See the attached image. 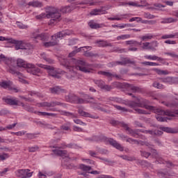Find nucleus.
<instances>
[{
  "mask_svg": "<svg viewBox=\"0 0 178 178\" xmlns=\"http://www.w3.org/2000/svg\"><path fill=\"white\" fill-rule=\"evenodd\" d=\"M119 104H122L123 105H126L129 108H137V106L138 108H145V109L152 111L154 112V113H158V115H165V116H170V118H175V115H178V109L175 110L174 112H172L169 110L165 111L163 110L156 108L152 106L143 105L142 104L137 103L134 101L120 100Z\"/></svg>",
  "mask_w": 178,
  "mask_h": 178,
  "instance_id": "obj_1",
  "label": "nucleus"
},
{
  "mask_svg": "<svg viewBox=\"0 0 178 178\" xmlns=\"http://www.w3.org/2000/svg\"><path fill=\"white\" fill-rule=\"evenodd\" d=\"M60 60V65L65 66V67H75L76 70H79L83 73H94L92 65L83 60L71 58L70 60H67L66 58H62Z\"/></svg>",
  "mask_w": 178,
  "mask_h": 178,
  "instance_id": "obj_2",
  "label": "nucleus"
},
{
  "mask_svg": "<svg viewBox=\"0 0 178 178\" xmlns=\"http://www.w3.org/2000/svg\"><path fill=\"white\" fill-rule=\"evenodd\" d=\"M46 13H42L40 15L36 16V19H44V17H47L50 19V24H54L55 22L59 21L60 19V15L58 13V9L54 8V7H48L47 8Z\"/></svg>",
  "mask_w": 178,
  "mask_h": 178,
  "instance_id": "obj_3",
  "label": "nucleus"
},
{
  "mask_svg": "<svg viewBox=\"0 0 178 178\" xmlns=\"http://www.w3.org/2000/svg\"><path fill=\"white\" fill-rule=\"evenodd\" d=\"M54 9H57L58 12L57 13H58V15H60V18L58 21H56V22H60V17H62V14L63 15L66 14V13H70V12H72V10H74V9H76V7H74V6L71 5V6H63L61 7L60 9L56 8V7H54ZM61 12V13H60Z\"/></svg>",
  "mask_w": 178,
  "mask_h": 178,
  "instance_id": "obj_4",
  "label": "nucleus"
},
{
  "mask_svg": "<svg viewBox=\"0 0 178 178\" xmlns=\"http://www.w3.org/2000/svg\"><path fill=\"white\" fill-rule=\"evenodd\" d=\"M120 65L121 66H126V65H136V61L131 60L129 58H124L122 61H113L111 63V66H118Z\"/></svg>",
  "mask_w": 178,
  "mask_h": 178,
  "instance_id": "obj_5",
  "label": "nucleus"
},
{
  "mask_svg": "<svg viewBox=\"0 0 178 178\" xmlns=\"http://www.w3.org/2000/svg\"><path fill=\"white\" fill-rule=\"evenodd\" d=\"M26 71L28 73H30L31 74H33L34 76H38V74L41 73V70L38 67H36V66L33 63H30L27 65Z\"/></svg>",
  "mask_w": 178,
  "mask_h": 178,
  "instance_id": "obj_6",
  "label": "nucleus"
},
{
  "mask_svg": "<svg viewBox=\"0 0 178 178\" xmlns=\"http://www.w3.org/2000/svg\"><path fill=\"white\" fill-rule=\"evenodd\" d=\"M30 172V170H18L15 172V175L17 177H21V178H27V177H31L33 176V174Z\"/></svg>",
  "mask_w": 178,
  "mask_h": 178,
  "instance_id": "obj_7",
  "label": "nucleus"
},
{
  "mask_svg": "<svg viewBox=\"0 0 178 178\" xmlns=\"http://www.w3.org/2000/svg\"><path fill=\"white\" fill-rule=\"evenodd\" d=\"M124 87H125L128 91H131L133 92H141V91H143L141 88L135 86L134 85L130 83H124Z\"/></svg>",
  "mask_w": 178,
  "mask_h": 178,
  "instance_id": "obj_8",
  "label": "nucleus"
},
{
  "mask_svg": "<svg viewBox=\"0 0 178 178\" xmlns=\"http://www.w3.org/2000/svg\"><path fill=\"white\" fill-rule=\"evenodd\" d=\"M122 127L124 128L126 131H128V134H130V136H132V137H136V136H138V130L132 129L131 128L129 127L127 124L122 122Z\"/></svg>",
  "mask_w": 178,
  "mask_h": 178,
  "instance_id": "obj_9",
  "label": "nucleus"
},
{
  "mask_svg": "<svg viewBox=\"0 0 178 178\" xmlns=\"http://www.w3.org/2000/svg\"><path fill=\"white\" fill-rule=\"evenodd\" d=\"M11 44H15V48L16 51H19V49H24V42L23 40H16L15 39L11 40Z\"/></svg>",
  "mask_w": 178,
  "mask_h": 178,
  "instance_id": "obj_10",
  "label": "nucleus"
},
{
  "mask_svg": "<svg viewBox=\"0 0 178 178\" xmlns=\"http://www.w3.org/2000/svg\"><path fill=\"white\" fill-rule=\"evenodd\" d=\"M52 152H54V155H57V156H61L62 158H69L70 155L67 153V150H60L59 149H53Z\"/></svg>",
  "mask_w": 178,
  "mask_h": 178,
  "instance_id": "obj_11",
  "label": "nucleus"
},
{
  "mask_svg": "<svg viewBox=\"0 0 178 178\" xmlns=\"http://www.w3.org/2000/svg\"><path fill=\"white\" fill-rule=\"evenodd\" d=\"M108 143H109L110 145H112L114 147V148H116V149H118L119 151H123L124 148L122 147V145H120L118 141L113 140V138H109L107 140Z\"/></svg>",
  "mask_w": 178,
  "mask_h": 178,
  "instance_id": "obj_12",
  "label": "nucleus"
},
{
  "mask_svg": "<svg viewBox=\"0 0 178 178\" xmlns=\"http://www.w3.org/2000/svg\"><path fill=\"white\" fill-rule=\"evenodd\" d=\"M78 113L81 116H83L84 118H90L91 119H99V116L91 115L90 113L86 112L82 109H79Z\"/></svg>",
  "mask_w": 178,
  "mask_h": 178,
  "instance_id": "obj_13",
  "label": "nucleus"
},
{
  "mask_svg": "<svg viewBox=\"0 0 178 178\" xmlns=\"http://www.w3.org/2000/svg\"><path fill=\"white\" fill-rule=\"evenodd\" d=\"M49 74L54 79H60V75L56 72L55 67L50 66V68L47 69Z\"/></svg>",
  "mask_w": 178,
  "mask_h": 178,
  "instance_id": "obj_14",
  "label": "nucleus"
},
{
  "mask_svg": "<svg viewBox=\"0 0 178 178\" xmlns=\"http://www.w3.org/2000/svg\"><path fill=\"white\" fill-rule=\"evenodd\" d=\"M78 97L79 96L74 94L70 93L68 95L65 96V99L67 102H72V103L76 104Z\"/></svg>",
  "mask_w": 178,
  "mask_h": 178,
  "instance_id": "obj_15",
  "label": "nucleus"
},
{
  "mask_svg": "<svg viewBox=\"0 0 178 178\" xmlns=\"http://www.w3.org/2000/svg\"><path fill=\"white\" fill-rule=\"evenodd\" d=\"M3 101L6 102L8 105H19V101L16 100L15 98H3Z\"/></svg>",
  "mask_w": 178,
  "mask_h": 178,
  "instance_id": "obj_16",
  "label": "nucleus"
},
{
  "mask_svg": "<svg viewBox=\"0 0 178 178\" xmlns=\"http://www.w3.org/2000/svg\"><path fill=\"white\" fill-rule=\"evenodd\" d=\"M35 40H37V38H39L41 41H48L49 40V34L48 33H40L38 34L35 36L33 37Z\"/></svg>",
  "mask_w": 178,
  "mask_h": 178,
  "instance_id": "obj_17",
  "label": "nucleus"
},
{
  "mask_svg": "<svg viewBox=\"0 0 178 178\" xmlns=\"http://www.w3.org/2000/svg\"><path fill=\"white\" fill-rule=\"evenodd\" d=\"M106 10H103V9H93L91 10L90 13V15L91 16H97V15H106Z\"/></svg>",
  "mask_w": 178,
  "mask_h": 178,
  "instance_id": "obj_18",
  "label": "nucleus"
},
{
  "mask_svg": "<svg viewBox=\"0 0 178 178\" xmlns=\"http://www.w3.org/2000/svg\"><path fill=\"white\" fill-rule=\"evenodd\" d=\"M160 130H162V131H165V133H172V134H175L176 133H178L177 129L168 127H160Z\"/></svg>",
  "mask_w": 178,
  "mask_h": 178,
  "instance_id": "obj_19",
  "label": "nucleus"
},
{
  "mask_svg": "<svg viewBox=\"0 0 178 178\" xmlns=\"http://www.w3.org/2000/svg\"><path fill=\"white\" fill-rule=\"evenodd\" d=\"M88 26L90 27V29H102V27H105L104 24H97L92 21H90L88 23Z\"/></svg>",
  "mask_w": 178,
  "mask_h": 178,
  "instance_id": "obj_20",
  "label": "nucleus"
},
{
  "mask_svg": "<svg viewBox=\"0 0 178 178\" xmlns=\"http://www.w3.org/2000/svg\"><path fill=\"white\" fill-rule=\"evenodd\" d=\"M96 44H97L98 47H112V43H109L106 40H97Z\"/></svg>",
  "mask_w": 178,
  "mask_h": 178,
  "instance_id": "obj_21",
  "label": "nucleus"
},
{
  "mask_svg": "<svg viewBox=\"0 0 178 178\" xmlns=\"http://www.w3.org/2000/svg\"><path fill=\"white\" fill-rule=\"evenodd\" d=\"M12 86V81H3L0 82V87L2 88H8L10 90V87Z\"/></svg>",
  "mask_w": 178,
  "mask_h": 178,
  "instance_id": "obj_22",
  "label": "nucleus"
},
{
  "mask_svg": "<svg viewBox=\"0 0 178 178\" xmlns=\"http://www.w3.org/2000/svg\"><path fill=\"white\" fill-rule=\"evenodd\" d=\"M29 64L30 63H26V61H24V60L23 59L18 58L17 60V65L19 67H25L26 69H27V65Z\"/></svg>",
  "mask_w": 178,
  "mask_h": 178,
  "instance_id": "obj_23",
  "label": "nucleus"
},
{
  "mask_svg": "<svg viewBox=\"0 0 178 178\" xmlns=\"http://www.w3.org/2000/svg\"><path fill=\"white\" fill-rule=\"evenodd\" d=\"M29 6H33V8H42V3L38 1H30L28 3Z\"/></svg>",
  "mask_w": 178,
  "mask_h": 178,
  "instance_id": "obj_24",
  "label": "nucleus"
},
{
  "mask_svg": "<svg viewBox=\"0 0 178 178\" xmlns=\"http://www.w3.org/2000/svg\"><path fill=\"white\" fill-rule=\"evenodd\" d=\"M49 90L51 91V94H60V92L63 91V90L61 89L59 86L50 88Z\"/></svg>",
  "mask_w": 178,
  "mask_h": 178,
  "instance_id": "obj_25",
  "label": "nucleus"
},
{
  "mask_svg": "<svg viewBox=\"0 0 178 178\" xmlns=\"http://www.w3.org/2000/svg\"><path fill=\"white\" fill-rule=\"evenodd\" d=\"M79 169H81V170H83V172H86V173H88V172H90V170H91L92 168L90 165L79 164Z\"/></svg>",
  "mask_w": 178,
  "mask_h": 178,
  "instance_id": "obj_26",
  "label": "nucleus"
},
{
  "mask_svg": "<svg viewBox=\"0 0 178 178\" xmlns=\"http://www.w3.org/2000/svg\"><path fill=\"white\" fill-rule=\"evenodd\" d=\"M159 43H158V41L154 40L152 42H150L149 46L148 47V49H151L152 51H156V48Z\"/></svg>",
  "mask_w": 178,
  "mask_h": 178,
  "instance_id": "obj_27",
  "label": "nucleus"
},
{
  "mask_svg": "<svg viewBox=\"0 0 178 178\" xmlns=\"http://www.w3.org/2000/svg\"><path fill=\"white\" fill-rule=\"evenodd\" d=\"M114 108H117L118 111H121V112H129L130 113H133V110L127 109L124 107H122L118 105H113Z\"/></svg>",
  "mask_w": 178,
  "mask_h": 178,
  "instance_id": "obj_28",
  "label": "nucleus"
},
{
  "mask_svg": "<svg viewBox=\"0 0 178 178\" xmlns=\"http://www.w3.org/2000/svg\"><path fill=\"white\" fill-rule=\"evenodd\" d=\"M40 56L44 59V60L47 61V63L53 64L55 63V61L47 56V54L45 53H42L40 54Z\"/></svg>",
  "mask_w": 178,
  "mask_h": 178,
  "instance_id": "obj_29",
  "label": "nucleus"
},
{
  "mask_svg": "<svg viewBox=\"0 0 178 178\" xmlns=\"http://www.w3.org/2000/svg\"><path fill=\"white\" fill-rule=\"evenodd\" d=\"M145 59H149L150 60H159V61H163V58H161V57H158L156 56H145Z\"/></svg>",
  "mask_w": 178,
  "mask_h": 178,
  "instance_id": "obj_30",
  "label": "nucleus"
},
{
  "mask_svg": "<svg viewBox=\"0 0 178 178\" xmlns=\"http://www.w3.org/2000/svg\"><path fill=\"white\" fill-rule=\"evenodd\" d=\"M93 82L99 88H102V87H104V84H105V82L104 81L101 80V79H94Z\"/></svg>",
  "mask_w": 178,
  "mask_h": 178,
  "instance_id": "obj_31",
  "label": "nucleus"
},
{
  "mask_svg": "<svg viewBox=\"0 0 178 178\" xmlns=\"http://www.w3.org/2000/svg\"><path fill=\"white\" fill-rule=\"evenodd\" d=\"M76 5H90L93 6V5H95V3L91 2L90 0H83L81 2H76Z\"/></svg>",
  "mask_w": 178,
  "mask_h": 178,
  "instance_id": "obj_32",
  "label": "nucleus"
},
{
  "mask_svg": "<svg viewBox=\"0 0 178 178\" xmlns=\"http://www.w3.org/2000/svg\"><path fill=\"white\" fill-rule=\"evenodd\" d=\"M98 73H99V74L105 76L106 77H108V79H112V77H113V74L108 72L99 71Z\"/></svg>",
  "mask_w": 178,
  "mask_h": 178,
  "instance_id": "obj_33",
  "label": "nucleus"
},
{
  "mask_svg": "<svg viewBox=\"0 0 178 178\" xmlns=\"http://www.w3.org/2000/svg\"><path fill=\"white\" fill-rule=\"evenodd\" d=\"M55 45H56V42H43V47H44L45 48H49L50 47H55Z\"/></svg>",
  "mask_w": 178,
  "mask_h": 178,
  "instance_id": "obj_34",
  "label": "nucleus"
},
{
  "mask_svg": "<svg viewBox=\"0 0 178 178\" xmlns=\"http://www.w3.org/2000/svg\"><path fill=\"white\" fill-rule=\"evenodd\" d=\"M121 158L124 159V161H129V162H133V161H137L136 157L134 156H121Z\"/></svg>",
  "mask_w": 178,
  "mask_h": 178,
  "instance_id": "obj_35",
  "label": "nucleus"
},
{
  "mask_svg": "<svg viewBox=\"0 0 178 178\" xmlns=\"http://www.w3.org/2000/svg\"><path fill=\"white\" fill-rule=\"evenodd\" d=\"M177 22V19H174L172 17L165 19L163 21L161 22L162 24L165 23H176Z\"/></svg>",
  "mask_w": 178,
  "mask_h": 178,
  "instance_id": "obj_36",
  "label": "nucleus"
},
{
  "mask_svg": "<svg viewBox=\"0 0 178 178\" xmlns=\"http://www.w3.org/2000/svg\"><path fill=\"white\" fill-rule=\"evenodd\" d=\"M127 143H129V144H136L137 145H140V141L133 139L131 138H128L126 139Z\"/></svg>",
  "mask_w": 178,
  "mask_h": 178,
  "instance_id": "obj_37",
  "label": "nucleus"
},
{
  "mask_svg": "<svg viewBox=\"0 0 178 178\" xmlns=\"http://www.w3.org/2000/svg\"><path fill=\"white\" fill-rule=\"evenodd\" d=\"M134 111L137 112L139 115H150V113L147 112L145 110H143L140 108H135Z\"/></svg>",
  "mask_w": 178,
  "mask_h": 178,
  "instance_id": "obj_38",
  "label": "nucleus"
},
{
  "mask_svg": "<svg viewBox=\"0 0 178 178\" xmlns=\"http://www.w3.org/2000/svg\"><path fill=\"white\" fill-rule=\"evenodd\" d=\"M157 176H159V177H161V178H166L167 176H170V174H169L168 172H163L162 171H159L157 172Z\"/></svg>",
  "mask_w": 178,
  "mask_h": 178,
  "instance_id": "obj_39",
  "label": "nucleus"
},
{
  "mask_svg": "<svg viewBox=\"0 0 178 178\" xmlns=\"http://www.w3.org/2000/svg\"><path fill=\"white\" fill-rule=\"evenodd\" d=\"M25 111H26L27 112H29L30 113H35L37 115V111H34V108L30 106H25V108H24Z\"/></svg>",
  "mask_w": 178,
  "mask_h": 178,
  "instance_id": "obj_40",
  "label": "nucleus"
},
{
  "mask_svg": "<svg viewBox=\"0 0 178 178\" xmlns=\"http://www.w3.org/2000/svg\"><path fill=\"white\" fill-rule=\"evenodd\" d=\"M126 44L127 45H141V42H138L136 40H128V41H126Z\"/></svg>",
  "mask_w": 178,
  "mask_h": 178,
  "instance_id": "obj_41",
  "label": "nucleus"
},
{
  "mask_svg": "<svg viewBox=\"0 0 178 178\" xmlns=\"http://www.w3.org/2000/svg\"><path fill=\"white\" fill-rule=\"evenodd\" d=\"M153 87H154V88H158L159 90H163V88H165L163 84H161L156 81L153 83Z\"/></svg>",
  "mask_w": 178,
  "mask_h": 178,
  "instance_id": "obj_42",
  "label": "nucleus"
},
{
  "mask_svg": "<svg viewBox=\"0 0 178 178\" xmlns=\"http://www.w3.org/2000/svg\"><path fill=\"white\" fill-rule=\"evenodd\" d=\"M127 14H123L120 15V17H108V20H122V19H126Z\"/></svg>",
  "mask_w": 178,
  "mask_h": 178,
  "instance_id": "obj_43",
  "label": "nucleus"
},
{
  "mask_svg": "<svg viewBox=\"0 0 178 178\" xmlns=\"http://www.w3.org/2000/svg\"><path fill=\"white\" fill-rule=\"evenodd\" d=\"M8 72L9 73H11V74H16L17 76H18V77H22V73H20L19 72L15 71L13 68H10L8 70Z\"/></svg>",
  "mask_w": 178,
  "mask_h": 178,
  "instance_id": "obj_44",
  "label": "nucleus"
},
{
  "mask_svg": "<svg viewBox=\"0 0 178 178\" xmlns=\"http://www.w3.org/2000/svg\"><path fill=\"white\" fill-rule=\"evenodd\" d=\"M61 129L63 130H65V131H68L70 130V122H67L61 126Z\"/></svg>",
  "mask_w": 178,
  "mask_h": 178,
  "instance_id": "obj_45",
  "label": "nucleus"
},
{
  "mask_svg": "<svg viewBox=\"0 0 178 178\" xmlns=\"http://www.w3.org/2000/svg\"><path fill=\"white\" fill-rule=\"evenodd\" d=\"M164 54L165 55L171 56V58H174L175 59H178V54H176L175 52H165Z\"/></svg>",
  "mask_w": 178,
  "mask_h": 178,
  "instance_id": "obj_46",
  "label": "nucleus"
},
{
  "mask_svg": "<svg viewBox=\"0 0 178 178\" xmlns=\"http://www.w3.org/2000/svg\"><path fill=\"white\" fill-rule=\"evenodd\" d=\"M140 155L141 156H144V158L147 159L148 157L151 156V153L145 152L144 150H140Z\"/></svg>",
  "mask_w": 178,
  "mask_h": 178,
  "instance_id": "obj_47",
  "label": "nucleus"
},
{
  "mask_svg": "<svg viewBox=\"0 0 178 178\" xmlns=\"http://www.w3.org/2000/svg\"><path fill=\"white\" fill-rule=\"evenodd\" d=\"M62 115H65V116H70L72 119L76 118V115L74 113L67 111H62Z\"/></svg>",
  "mask_w": 178,
  "mask_h": 178,
  "instance_id": "obj_48",
  "label": "nucleus"
},
{
  "mask_svg": "<svg viewBox=\"0 0 178 178\" xmlns=\"http://www.w3.org/2000/svg\"><path fill=\"white\" fill-rule=\"evenodd\" d=\"M50 108H54V106H59V105H62L60 102H49Z\"/></svg>",
  "mask_w": 178,
  "mask_h": 178,
  "instance_id": "obj_49",
  "label": "nucleus"
},
{
  "mask_svg": "<svg viewBox=\"0 0 178 178\" xmlns=\"http://www.w3.org/2000/svg\"><path fill=\"white\" fill-rule=\"evenodd\" d=\"M56 37L58 38H63V37H65V35L63 33V31L58 32L57 33L53 35V38Z\"/></svg>",
  "mask_w": 178,
  "mask_h": 178,
  "instance_id": "obj_50",
  "label": "nucleus"
},
{
  "mask_svg": "<svg viewBox=\"0 0 178 178\" xmlns=\"http://www.w3.org/2000/svg\"><path fill=\"white\" fill-rule=\"evenodd\" d=\"M40 149V147L38 145L29 147V152H35Z\"/></svg>",
  "mask_w": 178,
  "mask_h": 178,
  "instance_id": "obj_51",
  "label": "nucleus"
},
{
  "mask_svg": "<svg viewBox=\"0 0 178 178\" xmlns=\"http://www.w3.org/2000/svg\"><path fill=\"white\" fill-rule=\"evenodd\" d=\"M131 35H122L120 36L117 37V40H127V38H130Z\"/></svg>",
  "mask_w": 178,
  "mask_h": 178,
  "instance_id": "obj_52",
  "label": "nucleus"
},
{
  "mask_svg": "<svg viewBox=\"0 0 178 178\" xmlns=\"http://www.w3.org/2000/svg\"><path fill=\"white\" fill-rule=\"evenodd\" d=\"M152 35H145L140 37V38L142 41H147V40H152Z\"/></svg>",
  "mask_w": 178,
  "mask_h": 178,
  "instance_id": "obj_53",
  "label": "nucleus"
},
{
  "mask_svg": "<svg viewBox=\"0 0 178 178\" xmlns=\"http://www.w3.org/2000/svg\"><path fill=\"white\" fill-rule=\"evenodd\" d=\"M9 158V154L4 153L2 154H0V161H6V159H8Z\"/></svg>",
  "mask_w": 178,
  "mask_h": 178,
  "instance_id": "obj_54",
  "label": "nucleus"
},
{
  "mask_svg": "<svg viewBox=\"0 0 178 178\" xmlns=\"http://www.w3.org/2000/svg\"><path fill=\"white\" fill-rule=\"evenodd\" d=\"M39 105H40V108H42L44 106H47V108H50V104H49V102H43L39 103Z\"/></svg>",
  "mask_w": 178,
  "mask_h": 178,
  "instance_id": "obj_55",
  "label": "nucleus"
},
{
  "mask_svg": "<svg viewBox=\"0 0 178 178\" xmlns=\"http://www.w3.org/2000/svg\"><path fill=\"white\" fill-rule=\"evenodd\" d=\"M102 90H105L106 91H111V90H112V86L106 85L104 83L103 87H102Z\"/></svg>",
  "mask_w": 178,
  "mask_h": 178,
  "instance_id": "obj_56",
  "label": "nucleus"
},
{
  "mask_svg": "<svg viewBox=\"0 0 178 178\" xmlns=\"http://www.w3.org/2000/svg\"><path fill=\"white\" fill-rule=\"evenodd\" d=\"M74 123H76V124H80L81 126H87V124H86V122H83V121H81L79 119H76L74 120Z\"/></svg>",
  "mask_w": 178,
  "mask_h": 178,
  "instance_id": "obj_57",
  "label": "nucleus"
},
{
  "mask_svg": "<svg viewBox=\"0 0 178 178\" xmlns=\"http://www.w3.org/2000/svg\"><path fill=\"white\" fill-rule=\"evenodd\" d=\"M142 20H143V19L139 17H132V18L129 19L130 22H136V21H137L138 22H142Z\"/></svg>",
  "mask_w": 178,
  "mask_h": 178,
  "instance_id": "obj_58",
  "label": "nucleus"
},
{
  "mask_svg": "<svg viewBox=\"0 0 178 178\" xmlns=\"http://www.w3.org/2000/svg\"><path fill=\"white\" fill-rule=\"evenodd\" d=\"M63 147H66L67 148H77V145L74 143H69L66 145H63Z\"/></svg>",
  "mask_w": 178,
  "mask_h": 178,
  "instance_id": "obj_59",
  "label": "nucleus"
},
{
  "mask_svg": "<svg viewBox=\"0 0 178 178\" xmlns=\"http://www.w3.org/2000/svg\"><path fill=\"white\" fill-rule=\"evenodd\" d=\"M114 51L115 52H119V54H123V53L126 52V49H120L119 47H115Z\"/></svg>",
  "mask_w": 178,
  "mask_h": 178,
  "instance_id": "obj_60",
  "label": "nucleus"
},
{
  "mask_svg": "<svg viewBox=\"0 0 178 178\" xmlns=\"http://www.w3.org/2000/svg\"><path fill=\"white\" fill-rule=\"evenodd\" d=\"M163 134V132L160 130H155L153 131V136H162Z\"/></svg>",
  "mask_w": 178,
  "mask_h": 178,
  "instance_id": "obj_61",
  "label": "nucleus"
},
{
  "mask_svg": "<svg viewBox=\"0 0 178 178\" xmlns=\"http://www.w3.org/2000/svg\"><path fill=\"white\" fill-rule=\"evenodd\" d=\"M24 49H33V47L31 44L30 43H26L24 42Z\"/></svg>",
  "mask_w": 178,
  "mask_h": 178,
  "instance_id": "obj_62",
  "label": "nucleus"
},
{
  "mask_svg": "<svg viewBox=\"0 0 178 178\" xmlns=\"http://www.w3.org/2000/svg\"><path fill=\"white\" fill-rule=\"evenodd\" d=\"M165 165H166L167 168H173L175 166V164L169 161H165Z\"/></svg>",
  "mask_w": 178,
  "mask_h": 178,
  "instance_id": "obj_63",
  "label": "nucleus"
},
{
  "mask_svg": "<svg viewBox=\"0 0 178 178\" xmlns=\"http://www.w3.org/2000/svg\"><path fill=\"white\" fill-rule=\"evenodd\" d=\"M17 23L19 29H27V25H24L22 24V22H17Z\"/></svg>",
  "mask_w": 178,
  "mask_h": 178,
  "instance_id": "obj_64",
  "label": "nucleus"
}]
</instances>
